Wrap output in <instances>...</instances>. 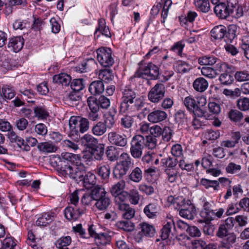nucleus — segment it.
Segmentation results:
<instances>
[{
	"label": "nucleus",
	"mask_w": 249,
	"mask_h": 249,
	"mask_svg": "<svg viewBox=\"0 0 249 249\" xmlns=\"http://www.w3.org/2000/svg\"><path fill=\"white\" fill-rule=\"evenodd\" d=\"M90 193L95 201L102 198L107 195L105 189L99 185L94 186L91 190Z\"/></svg>",
	"instance_id": "obj_27"
},
{
	"label": "nucleus",
	"mask_w": 249,
	"mask_h": 249,
	"mask_svg": "<svg viewBox=\"0 0 249 249\" xmlns=\"http://www.w3.org/2000/svg\"><path fill=\"white\" fill-rule=\"evenodd\" d=\"M176 68L179 73H186L191 69V66L185 61L178 60L176 63Z\"/></svg>",
	"instance_id": "obj_45"
},
{
	"label": "nucleus",
	"mask_w": 249,
	"mask_h": 249,
	"mask_svg": "<svg viewBox=\"0 0 249 249\" xmlns=\"http://www.w3.org/2000/svg\"><path fill=\"white\" fill-rule=\"evenodd\" d=\"M226 238L221 243L219 249H230L232 245L236 242L237 238L234 232L229 233Z\"/></svg>",
	"instance_id": "obj_24"
},
{
	"label": "nucleus",
	"mask_w": 249,
	"mask_h": 249,
	"mask_svg": "<svg viewBox=\"0 0 249 249\" xmlns=\"http://www.w3.org/2000/svg\"><path fill=\"white\" fill-rule=\"evenodd\" d=\"M53 219L54 213L52 212L44 213L39 215L36 221V224L38 226L45 227L51 224Z\"/></svg>",
	"instance_id": "obj_18"
},
{
	"label": "nucleus",
	"mask_w": 249,
	"mask_h": 249,
	"mask_svg": "<svg viewBox=\"0 0 249 249\" xmlns=\"http://www.w3.org/2000/svg\"><path fill=\"white\" fill-rule=\"evenodd\" d=\"M175 228V222L171 220L167 222L161 230L160 237L163 240H165L169 237L173 227Z\"/></svg>",
	"instance_id": "obj_32"
},
{
	"label": "nucleus",
	"mask_w": 249,
	"mask_h": 249,
	"mask_svg": "<svg viewBox=\"0 0 249 249\" xmlns=\"http://www.w3.org/2000/svg\"><path fill=\"white\" fill-rule=\"evenodd\" d=\"M95 201L94 206L98 211L102 212L107 211L111 204V200L108 195Z\"/></svg>",
	"instance_id": "obj_20"
},
{
	"label": "nucleus",
	"mask_w": 249,
	"mask_h": 249,
	"mask_svg": "<svg viewBox=\"0 0 249 249\" xmlns=\"http://www.w3.org/2000/svg\"><path fill=\"white\" fill-rule=\"evenodd\" d=\"M168 200L169 201L173 202L175 208L178 209L179 211L180 208H183V206L188 204V200H189L188 199L186 200L182 196L177 197L175 198L172 196L168 197Z\"/></svg>",
	"instance_id": "obj_35"
},
{
	"label": "nucleus",
	"mask_w": 249,
	"mask_h": 249,
	"mask_svg": "<svg viewBox=\"0 0 249 249\" xmlns=\"http://www.w3.org/2000/svg\"><path fill=\"white\" fill-rule=\"evenodd\" d=\"M133 116L129 115H124L120 119V123L122 127L129 129L131 127L134 123Z\"/></svg>",
	"instance_id": "obj_47"
},
{
	"label": "nucleus",
	"mask_w": 249,
	"mask_h": 249,
	"mask_svg": "<svg viewBox=\"0 0 249 249\" xmlns=\"http://www.w3.org/2000/svg\"><path fill=\"white\" fill-rule=\"evenodd\" d=\"M118 228L125 231H131L134 229V224L129 221H120L117 222Z\"/></svg>",
	"instance_id": "obj_50"
},
{
	"label": "nucleus",
	"mask_w": 249,
	"mask_h": 249,
	"mask_svg": "<svg viewBox=\"0 0 249 249\" xmlns=\"http://www.w3.org/2000/svg\"><path fill=\"white\" fill-rule=\"evenodd\" d=\"M81 140L83 143L89 146H96L98 144L97 139L89 134L84 135L81 138Z\"/></svg>",
	"instance_id": "obj_48"
},
{
	"label": "nucleus",
	"mask_w": 249,
	"mask_h": 249,
	"mask_svg": "<svg viewBox=\"0 0 249 249\" xmlns=\"http://www.w3.org/2000/svg\"><path fill=\"white\" fill-rule=\"evenodd\" d=\"M219 79L221 84L225 85L231 84L233 81V76L228 71L221 74Z\"/></svg>",
	"instance_id": "obj_60"
},
{
	"label": "nucleus",
	"mask_w": 249,
	"mask_h": 249,
	"mask_svg": "<svg viewBox=\"0 0 249 249\" xmlns=\"http://www.w3.org/2000/svg\"><path fill=\"white\" fill-rule=\"evenodd\" d=\"M107 157L110 161H115L117 160L121 156L120 150L113 146H110L107 148L106 152Z\"/></svg>",
	"instance_id": "obj_30"
},
{
	"label": "nucleus",
	"mask_w": 249,
	"mask_h": 249,
	"mask_svg": "<svg viewBox=\"0 0 249 249\" xmlns=\"http://www.w3.org/2000/svg\"><path fill=\"white\" fill-rule=\"evenodd\" d=\"M71 242L70 236H63L56 241V246L58 249H69L68 247Z\"/></svg>",
	"instance_id": "obj_38"
},
{
	"label": "nucleus",
	"mask_w": 249,
	"mask_h": 249,
	"mask_svg": "<svg viewBox=\"0 0 249 249\" xmlns=\"http://www.w3.org/2000/svg\"><path fill=\"white\" fill-rule=\"evenodd\" d=\"M159 210V205L156 203L153 202L144 207L143 213L149 218H155L158 215Z\"/></svg>",
	"instance_id": "obj_19"
},
{
	"label": "nucleus",
	"mask_w": 249,
	"mask_h": 249,
	"mask_svg": "<svg viewBox=\"0 0 249 249\" xmlns=\"http://www.w3.org/2000/svg\"><path fill=\"white\" fill-rule=\"evenodd\" d=\"M16 246V240L12 237H8L3 240L1 249H15Z\"/></svg>",
	"instance_id": "obj_46"
},
{
	"label": "nucleus",
	"mask_w": 249,
	"mask_h": 249,
	"mask_svg": "<svg viewBox=\"0 0 249 249\" xmlns=\"http://www.w3.org/2000/svg\"><path fill=\"white\" fill-rule=\"evenodd\" d=\"M122 93L120 111L124 113L132 112L140 109L144 106L143 99L137 97V93L130 86H122L120 90Z\"/></svg>",
	"instance_id": "obj_1"
},
{
	"label": "nucleus",
	"mask_w": 249,
	"mask_h": 249,
	"mask_svg": "<svg viewBox=\"0 0 249 249\" xmlns=\"http://www.w3.org/2000/svg\"><path fill=\"white\" fill-rule=\"evenodd\" d=\"M24 44V40L22 37L16 36L9 39L8 47L10 50L17 53L21 50Z\"/></svg>",
	"instance_id": "obj_15"
},
{
	"label": "nucleus",
	"mask_w": 249,
	"mask_h": 249,
	"mask_svg": "<svg viewBox=\"0 0 249 249\" xmlns=\"http://www.w3.org/2000/svg\"><path fill=\"white\" fill-rule=\"evenodd\" d=\"M165 92V88L164 84L159 83L150 89L148 97L151 102L157 103L163 98Z\"/></svg>",
	"instance_id": "obj_8"
},
{
	"label": "nucleus",
	"mask_w": 249,
	"mask_h": 249,
	"mask_svg": "<svg viewBox=\"0 0 249 249\" xmlns=\"http://www.w3.org/2000/svg\"><path fill=\"white\" fill-rule=\"evenodd\" d=\"M71 76L65 73L55 75L53 77V82L54 83L61 84L63 86H68L71 83Z\"/></svg>",
	"instance_id": "obj_25"
},
{
	"label": "nucleus",
	"mask_w": 249,
	"mask_h": 249,
	"mask_svg": "<svg viewBox=\"0 0 249 249\" xmlns=\"http://www.w3.org/2000/svg\"><path fill=\"white\" fill-rule=\"evenodd\" d=\"M237 106L240 110H249V99L246 97L239 99L237 102Z\"/></svg>",
	"instance_id": "obj_58"
},
{
	"label": "nucleus",
	"mask_w": 249,
	"mask_h": 249,
	"mask_svg": "<svg viewBox=\"0 0 249 249\" xmlns=\"http://www.w3.org/2000/svg\"><path fill=\"white\" fill-rule=\"evenodd\" d=\"M202 95L196 96L195 98L191 96L185 97L183 103L186 108L194 116L201 117L202 116Z\"/></svg>",
	"instance_id": "obj_4"
},
{
	"label": "nucleus",
	"mask_w": 249,
	"mask_h": 249,
	"mask_svg": "<svg viewBox=\"0 0 249 249\" xmlns=\"http://www.w3.org/2000/svg\"><path fill=\"white\" fill-rule=\"evenodd\" d=\"M83 172L82 176L77 178L76 180L77 181H82L83 184L86 188L90 189L96 184V177L93 173L90 172L86 173L84 165Z\"/></svg>",
	"instance_id": "obj_10"
},
{
	"label": "nucleus",
	"mask_w": 249,
	"mask_h": 249,
	"mask_svg": "<svg viewBox=\"0 0 249 249\" xmlns=\"http://www.w3.org/2000/svg\"><path fill=\"white\" fill-rule=\"evenodd\" d=\"M228 116L230 120L235 124H241V121L244 119V116L243 113L237 109H231L228 113Z\"/></svg>",
	"instance_id": "obj_26"
},
{
	"label": "nucleus",
	"mask_w": 249,
	"mask_h": 249,
	"mask_svg": "<svg viewBox=\"0 0 249 249\" xmlns=\"http://www.w3.org/2000/svg\"><path fill=\"white\" fill-rule=\"evenodd\" d=\"M141 231L142 235L147 237H153L156 233V230L152 225L143 222L141 224Z\"/></svg>",
	"instance_id": "obj_29"
},
{
	"label": "nucleus",
	"mask_w": 249,
	"mask_h": 249,
	"mask_svg": "<svg viewBox=\"0 0 249 249\" xmlns=\"http://www.w3.org/2000/svg\"><path fill=\"white\" fill-rule=\"evenodd\" d=\"M108 140L110 143L120 147L127 145V139L124 134H120L115 131H111L107 134Z\"/></svg>",
	"instance_id": "obj_9"
},
{
	"label": "nucleus",
	"mask_w": 249,
	"mask_h": 249,
	"mask_svg": "<svg viewBox=\"0 0 249 249\" xmlns=\"http://www.w3.org/2000/svg\"><path fill=\"white\" fill-rule=\"evenodd\" d=\"M116 249H134L129 247L125 242L124 237L122 235H117L114 237Z\"/></svg>",
	"instance_id": "obj_36"
},
{
	"label": "nucleus",
	"mask_w": 249,
	"mask_h": 249,
	"mask_svg": "<svg viewBox=\"0 0 249 249\" xmlns=\"http://www.w3.org/2000/svg\"><path fill=\"white\" fill-rule=\"evenodd\" d=\"M71 87L72 90L79 92L82 90L85 85L82 79H75L71 83Z\"/></svg>",
	"instance_id": "obj_54"
},
{
	"label": "nucleus",
	"mask_w": 249,
	"mask_h": 249,
	"mask_svg": "<svg viewBox=\"0 0 249 249\" xmlns=\"http://www.w3.org/2000/svg\"><path fill=\"white\" fill-rule=\"evenodd\" d=\"M127 196V193L126 192L124 191L118 195L114 196L115 197V203L118 206V208H119L120 205L121 204H126V203H124V201L126 199Z\"/></svg>",
	"instance_id": "obj_61"
},
{
	"label": "nucleus",
	"mask_w": 249,
	"mask_h": 249,
	"mask_svg": "<svg viewBox=\"0 0 249 249\" xmlns=\"http://www.w3.org/2000/svg\"><path fill=\"white\" fill-rule=\"evenodd\" d=\"M208 110L203 111V117L207 120H213L214 115H216L220 112V107L219 105L215 102H210L208 104Z\"/></svg>",
	"instance_id": "obj_17"
},
{
	"label": "nucleus",
	"mask_w": 249,
	"mask_h": 249,
	"mask_svg": "<svg viewBox=\"0 0 249 249\" xmlns=\"http://www.w3.org/2000/svg\"><path fill=\"white\" fill-rule=\"evenodd\" d=\"M161 162L166 168L177 169V165L178 162V159L171 157L163 158L161 160Z\"/></svg>",
	"instance_id": "obj_42"
},
{
	"label": "nucleus",
	"mask_w": 249,
	"mask_h": 249,
	"mask_svg": "<svg viewBox=\"0 0 249 249\" xmlns=\"http://www.w3.org/2000/svg\"><path fill=\"white\" fill-rule=\"evenodd\" d=\"M97 57L99 62L104 67H110L114 62L112 56V52L108 48H100L97 50Z\"/></svg>",
	"instance_id": "obj_7"
},
{
	"label": "nucleus",
	"mask_w": 249,
	"mask_h": 249,
	"mask_svg": "<svg viewBox=\"0 0 249 249\" xmlns=\"http://www.w3.org/2000/svg\"><path fill=\"white\" fill-rule=\"evenodd\" d=\"M37 148L39 151L44 153L55 152L57 150V147L50 142L39 143L37 145Z\"/></svg>",
	"instance_id": "obj_28"
},
{
	"label": "nucleus",
	"mask_w": 249,
	"mask_h": 249,
	"mask_svg": "<svg viewBox=\"0 0 249 249\" xmlns=\"http://www.w3.org/2000/svg\"><path fill=\"white\" fill-rule=\"evenodd\" d=\"M159 68L152 63H148L137 71L130 79L132 80L136 77L146 76L151 79L156 80L159 78Z\"/></svg>",
	"instance_id": "obj_5"
},
{
	"label": "nucleus",
	"mask_w": 249,
	"mask_h": 249,
	"mask_svg": "<svg viewBox=\"0 0 249 249\" xmlns=\"http://www.w3.org/2000/svg\"><path fill=\"white\" fill-rule=\"evenodd\" d=\"M125 186V183L124 181H119L111 186L110 188V192L113 196L118 195L124 191Z\"/></svg>",
	"instance_id": "obj_37"
},
{
	"label": "nucleus",
	"mask_w": 249,
	"mask_h": 249,
	"mask_svg": "<svg viewBox=\"0 0 249 249\" xmlns=\"http://www.w3.org/2000/svg\"><path fill=\"white\" fill-rule=\"evenodd\" d=\"M234 77L239 82H244L249 80V72L246 71H237Z\"/></svg>",
	"instance_id": "obj_63"
},
{
	"label": "nucleus",
	"mask_w": 249,
	"mask_h": 249,
	"mask_svg": "<svg viewBox=\"0 0 249 249\" xmlns=\"http://www.w3.org/2000/svg\"><path fill=\"white\" fill-rule=\"evenodd\" d=\"M98 77L101 81H105L106 82H108L113 80L114 78V74L113 73V71L110 69H103L100 71Z\"/></svg>",
	"instance_id": "obj_34"
},
{
	"label": "nucleus",
	"mask_w": 249,
	"mask_h": 249,
	"mask_svg": "<svg viewBox=\"0 0 249 249\" xmlns=\"http://www.w3.org/2000/svg\"><path fill=\"white\" fill-rule=\"evenodd\" d=\"M128 178L134 182H139L142 178V170L138 167L135 168L129 175Z\"/></svg>",
	"instance_id": "obj_39"
},
{
	"label": "nucleus",
	"mask_w": 249,
	"mask_h": 249,
	"mask_svg": "<svg viewBox=\"0 0 249 249\" xmlns=\"http://www.w3.org/2000/svg\"><path fill=\"white\" fill-rule=\"evenodd\" d=\"M226 33V28L222 25L215 26L211 31V36L215 39L224 38L225 40Z\"/></svg>",
	"instance_id": "obj_23"
},
{
	"label": "nucleus",
	"mask_w": 249,
	"mask_h": 249,
	"mask_svg": "<svg viewBox=\"0 0 249 249\" xmlns=\"http://www.w3.org/2000/svg\"><path fill=\"white\" fill-rule=\"evenodd\" d=\"M214 10L216 15L222 19L227 18L233 13V10L231 9L226 3L223 1L215 5Z\"/></svg>",
	"instance_id": "obj_13"
},
{
	"label": "nucleus",
	"mask_w": 249,
	"mask_h": 249,
	"mask_svg": "<svg viewBox=\"0 0 249 249\" xmlns=\"http://www.w3.org/2000/svg\"><path fill=\"white\" fill-rule=\"evenodd\" d=\"M241 169V166L234 162H230L225 168L227 173L234 174L239 172Z\"/></svg>",
	"instance_id": "obj_57"
},
{
	"label": "nucleus",
	"mask_w": 249,
	"mask_h": 249,
	"mask_svg": "<svg viewBox=\"0 0 249 249\" xmlns=\"http://www.w3.org/2000/svg\"><path fill=\"white\" fill-rule=\"evenodd\" d=\"M144 147H147L148 149H153L156 147L157 140L151 135H147L143 137Z\"/></svg>",
	"instance_id": "obj_55"
},
{
	"label": "nucleus",
	"mask_w": 249,
	"mask_h": 249,
	"mask_svg": "<svg viewBox=\"0 0 249 249\" xmlns=\"http://www.w3.org/2000/svg\"><path fill=\"white\" fill-rule=\"evenodd\" d=\"M129 198L131 204L134 205L138 204L140 199L138 191L136 189L131 190L129 193Z\"/></svg>",
	"instance_id": "obj_62"
},
{
	"label": "nucleus",
	"mask_w": 249,
	"mask_h": 249,
	"mask_svg": "<svg viewBox=\"0 0 249 249\" xmlns=\"http://www.w3.org/2000/svg\"><path fill=\"white\" fill-rule=\"evenodd\" d=\"M95 241L98 245H106L110 243L111 237L107 233H100L95 237Z\"/></svg>",
	"instance_id": "obj_44"
},
{
	"label": "nucleus",
	"mask_w": 249,
	"mask_h": 249,
	"mask_svg": "<svg viewBox=\"0 0 249 249\" xmlns=\"http://www.w3.org/2000/svg\"><path fill=\"white\" fill-rule=\"evenodd\" d=\"M237 30L238 27L235 25H230L226 34L225 41L231 42L236 37Z\"/></svg>",
	"instance_id": "obj_41"
},
{
	"label": "nucleus",
	"mask_w": 249,
	"mask_h": 249,
	"mask_svg": "<svg viewBox=\"0 0 249 249\" xmlns=\"http://www.w3.org/2000/svg\"><path fill=\"white\" fill-rule=\"evenodd\" d=\"M143 136L137 135L134 136L131 141L130 152L131 156L135 159H140L142 154L144 147Z\"/></svg>",
	"instance_id": "obj_6"
},
{
	"label": "nucleus",
	"mask_w": 249,
	"mask_h": 249,
	"mask_svg": "<svg viewBox=\"0 0 249 249\" xmlns=\"http://www.w3.org/2000/svg\"><path fill=\"white\" fill-rule=\"evenodd\" d=\"M2 92L4 97L8 99H11L15 95V92L13 89L9 86H4L2 89Z\"/></svg>",
	"instance_id": "obj_64"
},
{
	"label": "nucleus",
	"mask_w": 249,
	"mask_h": 249,
	"mask_svg": "<svg viewBox=\"0 0 249 249\" xmlns=\"http://www.w3.org/2000/svg\"><path fill=\"white\" fill-rule=\"evenodd\" d=\"M94 65L95 62L93 59L83 61L81 65L76 67V70L80 72H85L90 69V65Z\"/></svg>",
	"instance_id": "obj_49"
},
{
	"label": "nucleus",
	"mask_w": 249,
	"mask_h": 249,
	"mask_svg": "<svg viewBox=\"0 0 249 249\" xmlns=\"http://www.w3.org/2000/svg\"><path fill=\"white\" fill-rule=\"evenodd\" d=\"M106 126L103 122H98L92 127L91 131L94 135L101 136L106 132Z\"/></svg>",
	"instance_id": "obj_31"
},
{
	"label": "nucleus",
	"mask_w": 249,
	"mask_h": 249,
	"mask_svg": "<svg viewBox=\"0 0 249 249\" xmlns=\"http://www.w3.org/2000/svg\"><path fill=\"white\" fill-rule=\"evenodd\" d=\"M61 156L64 160H67L68 162H70V164H76V161L78 160L81 162L79 157L78 155L71 153H63L61 154Z\"/></svg>",
	"instance_id": "obj_53"
},
{
	"label": "nucleus",
	"mask_w": 249,
	"mask_h": 249,
	"mask_svg": "<svg viewBox=\"0 0 249 249\" xmlns=\"http://www.w3.org/2000/svg\"><path fill=\"white\" fill-rule=\"evenodd\" d=\"M196 210L190 200H188V204L180 208L179 214L182 217L187 219H193L194 217Z\"/></svg>",
	"instance_id": "obj_16"
},
{
	"label": "nucleus",
	"mask_w": 249,
	"mask_h": 249,
	"mask_svg": "<svg viewBox=\"0 0 249 249\" xmlns=\"http://www.w3.org/2000/svg\"><path fill=\"white\" fill-rule=\"evenodd\" d=\"M161 133L163 140L164 142H169L172 137L173 130L170 127L165 126L162 128Z\"/></svg>",
	"instance_id": "obj_56"
},
{
	"label": "nucleus",
	"mask_w": 249,
	"mask_h": 249,
	"mask_svg": "<svg viewBox=\"0 0 249 249\" xmlns=\"http://www.w3.org/2000/svg\"><path fill=\"white\" fill-rule=\"evenodd\" d=\"M89 90L93 95L101 94L105 90L103 82L101 80L93 81L89 86Z\"/></svg>",
	"instance_id": "obj_21"
},
{
	"label": "nucleus",
	"mask_w": 249,
	"mask_h": 249,
	"mask_svg": "<svg viewBox=\"0 0 249 249\" xmlns=\"http://www.w3.org/2000/svg\"><path fill=\"white\" fill-rule=\"evenodd\" d=\"M57 171L60 174L64 177H69L76 180L77 178L81 177L84 172V164L78 160L76 164H70L65 161L58 165Z\"/></svg>",
	"instance_id": "obj_2"
},
{
	"label": "nucleus",
	"mask_w": 249,
	"mask_h": 249,
	"mask_svg": "<svg viewBox=\"0 0 249 249\" xmlns=\"http://www.w3.org/2000/svg\"><path fill=\"white\" fill-rule=\"evenodd\" d=\"M35 117L39 119H46L49 116V113L46 107L44 106H38L34 109Z\"/></svg>",
	"instance_id": "obj_33"
},
{
	"label": "nucleus",
	"mask_w": 249,
	"mask_h": 249,
	"mask_svg": "<svg viewBox=\"0 0 249 249\" xmlns=\"http://www.w3.org/2000/svg\"><path fill=\"white\" fill-rule=\"evenodd\" d=\"M45 22L41 18L34 17L32 29L35 31H40L43 29Z\"/></svg>",
	"instance_id": "obj_59"
},
{
	"label": "nucleus",
	"mask_w": 249,
	"mask_h": 249,
	"mask_svg": "<svg viewBox=\"0 0 249 249\" xmlns=\"http://www.w3.org/2000/svg\"><path fill=\"white\" fill-rule=\"evenodd\" d=\"M70 135L76 136L78 139L80 133H81L80 116H71L69 120Z\"/></svg>",
	"instance_id": "obj_11"
},
{
	"label": "nucleus",
	"mask_w": 249,
	"mask_h": 249,
	"mask_svg": "<svg viewBox=\"0 0 249 249\" xmlns=\"http://www.w3.org/2000/svg\"><path fill=\"white\" fill-rule=\"evenodd\" d=\"M120 157L121 160L116 165L113 172L114 177L118 179L125 176L133 164L131 158L127 153H122Z\"/></svg>",
	"instance_id": "obj_3"
},
{
	"label": "nucleus",
	"mask_w": 249,
	"mask_h": 249,
	"mask_svg": "<svg viewBox=\"0 0 249 249\" xmlns=\"http://www.w3.org/2000/svg\"><path fill=\"white\" fill-rule=\"evenodd\" d=\"M110 168L108 164L101 165L97 168L98 175L103 179L108 178L110 175Z\"/></svg>",
	"instance_id": "obj_51"
},
{
	"label": "nucleus",
	"mask_w": 249,
	"mask_h": 249,
	"mask_svg": "<svg viewBox=\"0 0 249 249\" xmlns=\"http://www.w3.org/2000/svg\"><path fill=\"white\" fill-rule=\"evenodd\" d=\"M118 209L122 212V215L124 219H131L135 216V210L128 204H121Z\"/></svg>",
	"instance_id": "obj_22"
},
{
	"label": "nucleus",
	"mask_w": 249,
	"mask_h": 249,
	"mask_svg": "<svg viewBox=\"0 0 249 249\" xmlns=\"http://www.w3.org/2000/svg\"><path fill=\"white\" fill-rule=\"evenodd\" d=\"M84 213V209L75 206H68L64 210L65 216L69 220H76Z\"/></svg>",
	"instance_id": "obj_14"
},
{
	"label": "nucleus",
	"mask_w": 249,
	"mask_h": 249,
	"mask_svg": "<svg viewBox=\"0 0 249 249\" xmlns=\"http://www.w3.org/2000/svg\"><path fill=\"white\" fill-rule=\"evenodd\" d=\"M87 103L89 107V110L100 112V106L98 103L97 99L94 97L90 96L88 98Z\"/></svg>",
	"instance_id": "obj_52"
},
{
	"label": "nucleus",
	"mask_w": 249,
	"mask_h": 249,
	"mask_svg": "<svg viewBox=\"0 0 249 249\" xmlns=\"http://www.w3.org/2000/svg\"><path fill=\"white\" fill-rule=\"evenodd\" d=\"M7 137L11 142H17L19 147H21L24 145V140L18 136L12 130V128L8 131Z\"/></svg>",
	"instance_id": "obj_43"
},
{
	"label": "nucleus",
	"mask_w": 249,
	"mask_h": 249,
	"mask_svg": "<svg viewBox=\"0 0 249 249\" xmlns=\"http://www.w3.org/2000/svg\"><path fill=\"white\" fill-rule=\"evenodd\" d=\"M167 113L161 109H154L148 115L147 120L152 123L162 122L167 118Z\"/></svg>",
	"instance_id": "obj_12"
},
{
	"label": "nucleus",
	"mask_w": 249,
	"mask_h": 249,
	"mask_svg": "<svg viewBox=\"0 0 249 249\" xmlns=\"http://www.w3.org/2000/svg\"><path fill=\"white\" fill-rule=\"evenodd\" d=\"M113 110L114 114L109 111L105 115L104 122H103L106 125L107 128L108 129L112 128L115 123V114L116 113V110L115 109Z\"/></svg>",
	"instance_id": "obj_40"
}]
</instances>
